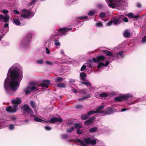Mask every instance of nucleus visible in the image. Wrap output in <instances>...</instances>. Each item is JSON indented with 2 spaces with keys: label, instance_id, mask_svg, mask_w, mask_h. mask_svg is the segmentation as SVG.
Segmentation results:
<instances>
[{
  "label": "nucleus",
  "instance_id": "f257e3e1",
  "mask_svg": "<svg viewBox=\"0 0 146 146\" xmlns=\"http://www.w3.org/2000/svg\"><path fill=\"white\" fill-rule=\"evenodd\" d=\"M23 72H21L20 77L21 78L20 80L19 78V73L17 70L14 69L10 72L9 76L11 78L10 79L7 77L5 80L4 87L6 91H7V87H8L13 91H15L19 86L20 82L22 78Z\"/></svg>",
  "mask_w": 146,
  "mask_h": 146
},
{
  "label": "nucleus",
  "instance_id": "f03ea898",
  "mask_svg": "<svg viewBox=\"0 0 146 146\" xmlns=\"http://www.w3.org/2000/svg\"><path fill=\"white\" fill-rule=\"evenodd\" d=\"M101 52H103V54H105L106 56L116 58H118L119 56H122L123 52V51H121L117 52L116 54H113L111 52L108 50H102Z\"/></svg>",
  "mask_w": 146,
  "mask_h": 146
},
{
  "label": "nucleus",
  "instance_id": "7ed1b4c3",
  "mask_svg": "<svg viewBox=\"0 0 146 146\" xmlns=\"http://www.w3.org/2000/svg\"><path fill=\"white\" fill-rule=\"evenodd\" d=\"M108 6L112 8L121 6V0H106Z\"/></svg>",
  "mask_w": 146,
  "mask_h": 146
},
{
  "label": "nucleus",
  "instance_id": "20e7f679",
  "mask_svg": "<svg viewBox=\"0 0 146 146\" xmlns=\"http://www.w3.org/2000/svg\"><path fill=\"white\" fill-rule=\"evenodd\" d=\"M133 96L130 94H126L115 97L114 100L116 102H121L123 100L127 101L129 98H132Z\"/></svg>",
  "mask_w": 146,
  "mask_h": 146
},
{
  "label": "nucleus",
  "instance_id": "39448f33",
  "mask_svg": "<svg viewBox=\"0 0 146 146\" xmlns=\"http://www.w3.org/2000/svg\"><path fill=\"white\" fill-rule=\"evenodd\" d=\"M32 36V35L31 33H29L26 35L23 39L21 45L25 47L28 45L31 41Z\"/></svg>",
  "mask_w": 146,
  "mask_h": 146
},
{
  "label": "nucleus",
  "instance_id": "423d86ee",
  "mask_svg": "<svg viewBox=\"0 0 146 146\" xmlns=\"http://www.w3.org/2000/svg\"><path fill=\"white\" fill-rule=\"evenodd\" d=\"M22 12L23 13L20 15V17L24 18H29L30 16H32L33 14L31 10L26 9H23Z\"/></svg>",
  "mask_w": 146,
  "mask_h": 146
},
{
  "label": "nucleus",
  "instance_id": "0eeeda50",
  "mask_svg": "<svg viewBox=\"0 0 146 146\" xmlns=\"http://www.w3.org/2000/svg\"><path fill=\"white\" fill-rule=\"evenodd\" d=\"M38 90V89L35 86H29L24 90L26 95L29 94L31 92H35Z\"/></svg>",
  "mask_w": 146,
  "mask_h": 146
},
{
  "label": "nucleus",
  "instance_id": "6e6552de",
  "mask_svg": "<svg viewBox=\"0 0 146 146\" xmlns=\"http://www.w3.org/2000/svg\"><path fill=\"white\" fill-rule=\"evenodd\" d=\"M21 109L23 110V112L24 114L26 113L29 114L33 113V110L27 104H25L22 106Z\"/></svg>",
  "mask_w": 146,
  "mask_h": 146
},
{
  "label": "nucleus",
  "instance_id": "1a4fd4ad",
  "mask_svg": "<svg viewBox=\"0 0 146 146\" xmlns=\"http://www.w3.org/2000/svg\"><path fill=\"white\" fill-rule=\"evenodd\" d=\"M63 119L61 118L60 116L58 115L56 116L53 117L49 121V122L50 123H54L57 122L62 123L63 122Z\"/></svg>",
  "mask_w": 146,
  "mask_h": 146
},
{
  "label": "nucleus",
  "instance_id": "9d476101",
  "mask_svg": "<svg viewBox=\"0 0 146 146\" xmlns=\"http://www.w3.org/2000/svg\"><path fill=\"white\" fill-rule=\"evenodd\" d=\"M106 59V57L103 55H99L97 56L96 58L94 57L92 59V60L95 63L103 62Z\"/></svg>",
  "mask_w": 146,
  "mask_h": 146
},
{
  "label": "nucleus",
  "instance_id": "9b49d317",
  "mask_svg": "<svg viewBox=\"0 0 146 146\" xmlns=\"http://www.w3.org/2000/svg\"><path fill=\"white\" fill-rule=\"evenodd\" d=\"M124 17L123 15L118 16L113 19V23L115 24H118L122 22Z\"/></svg>",
  "mask_w": 146,
  "mask_h": 146
},
{
  "label": "nucleus",
  "instance_id": "f8f14e48",
  "mask_svg": "<svg viewBox=\"0 0 146 146\" xmlns=\"http://www.w3.org/2000/svg\"><path fill=\"white\" fill-rule=\"evenodd\" d=\"M84 140L85 143L88 144H91L92 145H94L96 143V141L95 140H92L89 137L84 138Z\"/></svg>",
  "mask_w": 146,
  "mask_h": 146
},
{
  "label": "nucleus",
  "instance_id": "ddd939ff",
  "mask_svg": "<svg viewBox=\"0 0 146 146\" xmlns=\"http://www.w3.org/2000/svg\"><path fill=\"white\" fill-rule=\"evenodd\" d=\"M50 83V81L48 80H44L42 81L40 83V86L46 88H48V87Z\"/></svg>",
  "mask_w": 146,
  "mask_h": 146
},
{
  "label": "nucleus",
  "instance_id": "4468645a",
  "mask_svg": "<svg viewBox=\"0 0 146 146\" xmlns=\"http://www.w3.org/2000/svg\"><path fill=\"white\" fill-rule=\"evenodd\" d=\"M72 29V28H67L66 27H63L60 28L58 30V32L60 33L64 34L69 30H71Z\"/></svg>",
  "mask_w": 146,
  "mask_h": 146
},
{
  "label": "nucleus",
  "instance_id": "2eb2a0df",
  "mask_svg": "<svg viewBox=\"0 0 146 146\" xmlns=\"http://www.w3.org/2000/svg\"><path fill=\"white\" fill-rule=\"evenodd\" d=\"M5 110L7 112L10 113H13L17 111V110L15 109H13L11 106L7 107Z\"/></svg>",
  "mask_w": 146,
  "mask_h": 146
},
{
  "label": "nucleus",
  "instance_id": "dca6fc26",
  "mask_svg": "<svg viewBox=\"0 0 146 146\" xmlns=\"http://www.w3.org/2000/svg\"><path fill=\"white\" fill-rule=\"evenodd\" d=\"M2 19H4L5 22L7 23L9 19V16L7 15L4 16L0 14V21H1Z\"/></svg>",
  "mask_w": 146,
  "mask_h": 146
},
{
  "label": "nucleus",
  "instance_id": "f3484780",
  "mask_svg": "<svg viewBox=\"0 0 146 146\" xmlns=\"http://www.w3.org/2000/svg\"><path fill=\"white\" fill-rule=\"evenodd\" d=\"M21 103L20 99L17 98L16 99H13L11 101V103L13 104L19 105Z\"/></svg>",
  "mask_w": 146,
  "mask_h": 146
},
{
  "label": "nucleus",
  "instance_id": "a211bd4d",
  "mask_svg": "<svg viewBox=\"0 0 146 146\" xmlns=\"http://www.w3.org/2000/svg\"><path fill=\"white\" fill-rule=\"evenodd\" d=\"M114 111V110L111 107H108L106 111H104L105 115H109L111 114Z\"/></svg>",
  "mask_w": 146,
  "mask_h": 146
},
{
  "label": "nucleus",
  "instance_id": "6ab92c4d",
  "mask_svg": "<svg viewBox=\"0 0 146 146\" xmlns=\"http://www.w3.org/2000/svg\"><path fill=\"white\" fill-rule=\"evenodd\" d=\"M95 119L94 117H91L90 119L84 121V124L86 125H89L93 122V121Z\"/></svg>",
  "mask_w": 146,
  "mask_h": 146
},
{
  "label": "nucleus",
  "instance_id": "aec40b11",
  "mask_svg": "<svg viewBox=\"0 0 146 146\" xmlns=\"http://www.w3.org/2000/svg\"><path fill=\"white\" fill-rule=\"evenodd\" d=\"M123 35L125 37L129 38L130 37L131 33L128 30H126L124 31Z\"/></svg>",
  "mask_w": 146,
  "mask_h": 146
},
{
  "label": "nucleus",
  "instance_id": "412c9836",
  "mask_svg": "<svg viewBox=\"0 0 146 146\" xmlns=\"http://www.w3.org/2000/svg\"><path fill=\"white\" fill-rule=\"evenodd\" d=\"M77 143H79L80 146H87L82 140L79 139H76Z\"/></svg>",
  "mask_w": 146,
  "mask_h": 146
},
{
  "label": "nucleus",
  "instance_id": "4be33fe9",
  "mask_svg": "<svg viewBox=\"0 0 146 146\" xmlns=\"http://www.w3.org/2000/svg\"><path fill=\"white\" fill-rule=\"evenodd\" d=\"M80 76L81 77V79L83 81L85 80V77L86 76V74L84 72H82L80 73Z\"/></svg>",
  "mask_w": 146,
  "mask_h": 146
},
{
  "label": "nucleus",
  "instance_id": "5701e85b",
  "mask_svg": "<svg viewBox=\"0 0 146 146\" xmlns=\"http://www.w3.org/2000/svg\"><path fill=\"white\" fill-rule=\"evenodd\" d=\"M82 127V126H80L77 128L76 130V133L78 134H81L83 133V131L82 130L80 129V128Z\"/></svg>",
  "mask_w": 146,
  "mask_h": 146
},
{
  "label": "nucleus",
  "instance_id": "b1692460",
  "mask_svg": "<svg viewBox=\"0 0 146 146\" xmlns=\"http://www.w3.org/2000/svg\"><path fill=\"white\" fill-rule=\"evenodd\" d=\"M34 119L36 121V122H46L47 121H44L39 118L37 117L36 116V117L34 118Z\"/></svg>",
  "mask_w": 146,
  "mask_h": 146
},
{
  "label": "nucleus",
  "instance_id": "393cba45",
  "mask_svg": "<svg viewBox=\"0 0 146 146\" xmlns=\"http://www.w3.org/2000/svg\"><path fill=\"white\" fill-rule=\"evenodd\" d=\"M89 117L88 114H85L82 115L81 117V119L83 120H85L88 118Z\"/></svg>",
  "mask_w": 146,
  "mask_h": 146
},
{
  "label": "nucleus",
  "instance_id": "a878e982",
  "mask_svg": "<svg viewBox=\"0 0 146 146\" xmlns=\"http://www.w3.org/2000/svg\"><path fill=\"white\" fill-rule=\"evenodd\" d=\"M108 94L106 92H103L100 94L99 96L101 97H106L108 96Z\"/></svg>",
  "mask_w": 146,
  "mask_h": 146
},
{
  "label": "nucleus",
  "instance_id": "bb28decb",
  "mask_svg": "<svg viewBox=\"0 0 146 146\" xmlns=\"http://www.w3.org/2000/svg\"><path fill=\"white\" fill-rule=\"evenodd\" d=\"M97 129L98 128L97 127H94L92 128H90L89 129V131L91 133H94L96 132Z\"/></svg>",
  "mask_w": 146,
  "mask_h": 146
},
{
  "label": "nucleus",
  "instance_id": "cd10ccee",
  "mask_svg": "<svg viewBox=\"0 0 146 146\" xmlns=\"http://www.w3.org/2000/svg\"><path fill=\"white\" fill-rule=\"evenodd\" d=\"M75 108L76 109H81L83 108L84 106L80 104H77L75 106Z\"/></svg>",
  "mask_w": 146,
  "mask_h": 146
},
{
  "label": "nucleus",
  "instance_id": "c85d7f7f",
  "mask_svg": "<svg viewBox=\"0 0 146 146\" xmlns=\"http://www.w3.org/2000/svg\"><path fill=\"white\" fill-rule=\"evenodd\" d=\"M13 21L15 24L17 25H19L21 24V23L18 19H15L13 20Z\"/></svg>",
  "mask_w": 146,
  "mask_h": 146
},
{
  "label": "nucleus",
  "instance_id": "c756f323",
  "mask_svg": "<svg viewBox=\"0 0 146 146\" xmlns=\"http://www.w3.org/2000/svg\"><path fill=\"white\" fill-rule=\"evenodd\" d=\"M57 87L59 88H64L66 87V85L65 84L63 83H60L58 84H57Z\"/></svg>",
  "mask_w": 146,
  "mask_h": 146
},
{
  "label": "nucleus",
  "instance_id": "7c9ffc66",
  "mask_svg": "<svg viewBox=\"0 0 146 146\" xmlns=\"http://www.w3.org/2000/svg\"><path fill=\"white\" fill-rule=\"evenodd\" d=\"M91 97L90 94H88L87 96H85L84 97L78 99V100L79 101H81L86 99L90 98Z\"/></svg>",
  "mask_w": 146,
  "mask_h": 146
},
{
  "label": "nucleus",
  "instance_id": "2f4dec72",
  "mask_svg": "<svg viewBox=\"0 0 146 146\" xmlns=\"http://www.w3.org/2000/svg\"><path fill=\"white\" fill-rule=\"evenodd\" d=\"M104 108V107L102 106H101L99 107L98 109L96 111H97L98 112V113H104V111H101L100 110Z\"/></svg>",
  "mask_w": 146,
  "mask_h": 146
},
{
  "label": "nucleus",
  "instance_id": "473e14b6",
  "mask_svg": "<svg viewBox=\"0 0 146 146\" xmlns=\"http://www.w3.org/2000/svg\"><path fill=\"white\" fill-rule=\"evenodd\" d=\"M98 112L97 111H90L88 112L87 114L88 115H90L96 113H98Z\"/></svg>",
  "mask_w": 146,
  "mask_h": 146
},
{
  "label": "nucleus",
  "instance_id": "72a5a7b5",
  "mask_svg": "<svg viewBox=\"0 0 146 146\" xmlns=\"http://www.w3.org/2000/svg\"><path fill=\"white\" fill-rule=\"evenodd\" d=\"M64 80V78L61 77L57 78L56 79V82L57 83L62 81Z\"/></svg>",
  "mask_w": 146,
  "mask_h": 146
},
{
  "label": "nucleus",
  "instance_id": "f704fd0d",
  "mask_svg": "<svg viewBox=\"0 0 146 146\" xmlns=\"http://www.w3.org/2000/svg\"><path fill=\"white\" fill-rule=\"evenodd\" d=\"M9 119L13 121H15L16 120L17 118L15 115H12L10 116L9 117Z\"/></svg>",
  "mask_w": 146,
  "mask_h": 146
},
{
  "label": "nucleus",
  "instance_id": "c9c22d12",
  "mask_svg": "<svg viewBox=\"0 0 146 146\" xmlns=\"http://www.w3.org/2000/svg\"><path fill=\"white\" fill-rule=\"evenodd\" d=\"M75 129V127H72L69 129H66V131L67 133H70L73 132Z\"/></svg>",
  "mask_w": 146,
  "mask_h": 146
},
{
  "label": "nucleus",
  "instance_id": "e433bc0d",
  "mask_svg": "<svg viewBox=\"0 0 146 146\" xmlns=\"http://www.w3.org/2000/svg\"><path fill=\"white\" fill-rule=\"evenodd\" d=\"M99 16L102 18H104L106 17V14L105 13L102 12L100 13Z\"/></svg>",
  "mask_w": 146,
  "mask_h": 146
},
{
  "label": "nucleus",
  "instance_id": "4c0bfd02",
  "mask_svg": "<svg viewBox=\"0 0 146 146\" xmlns=\"http://www.w3.org/2000/svg\"><path fill=\"white\" fill-rule=\"evenodd\" d=\"M104 64L103 62H100L99 64L97 66V67L98 68H100L102 66H104Z\"/></svg>",
  "mask_w": 146,
  "mask_h": 146
},
{
  "label": "nucleus",
  "instance_id": "58836bf2",
  "mask_svg": "<svg viewBox=\"0 0 146 146\" xmlns=\"http://www.w3.org/2000/svg\"><path fill=\"white\" fill-rule=\"evenodd\" d=\"M73 125L75 127H75V128H78V127H80V126H82V125H80L79 123H74Z\"/></svg>",
  "mask_w": 146,
  "mask_h": 146
},
{
  "label": "nucleus",
  "instance_id": "ea45409f",
  "mask_svg": "<svg viewBox=\"0 0 146 146\" xmlns=\"http://www.w3.org/2000/svg\"><path fill=\"white\" fill-rule=\"evenodd\" d=\"M68 135L67 134H62L61 135L62 138L63 139H66L68 137Z\"/></svg>",
  "mask_w": 146,
  "mask_h": 146
},
{
  "label": "nucleus",
  "instance_id": "a19ab883",
  "mask_svg": "<svg viewBox=\"0 0 146 146\" xmlns=\"http://www.w3.org/2000/svg\"><path fill=\"white\" fill-rule=\"evenodd\" d=\"M43 59H40L36 60V62L38 64H42L43 63Z\"/></svg>",
  "mask_w": 146,
  "mask_h": 146
},
{
  "label": "nucleus",
  "instance_id": "79ce46f5",
  "mask_svg": "<svg viewBox=\"0 0 146 146\" xmlns=\"http://www.w3.org/2000/svg\"><path fill=\"white\" fill-rule=\"evenodd\" d=\"M15 128L14 125L13 124L10 125L9 126V130H12Z\"/></svg>",
  "mask_w": 146,
  "mask_h": 146
},
{
  "label": "nucleus",
  "instance_id": "37998d69",
  "mask_svg": "<svg viewBox=\"0 0 146 146\" xmlns=\"http://www.w3.org/2000/svg\"><path fill=\"white\" fill-rule=\"evenodd\" d=\"M79 93L81 94H85L86 93V91L85 89L81 90L79 91Z\"/></svg>",
  "mask_w": 146,
  "mask_h": 146
},
{
  "label": "nucleus",
  "instance_id": "c03bdc74",
  "mask_svg": "<svg viewBox=\"0 0 146 146\" xmlns=\"http://www.w3.org/2000/svg\"><path fill=\"white\" fill-rule=\"evenodd\" d=\"M97 7L100 9H102L104 7V6L102 4H98L97 5Z\"/></svg>",
  "mask_w": 146,
  "mask_h": 146
},
{
  "label": "nucleus",
  "instance_id": "a18cd8bd",
  "mask_svg": "<svg viewBox=\"0 0 146 146\" xmlns=\"http://www.w3.org/2000/svg\"><path fill=\"white\" fill-rule=\"evenodd\" d=\"M81 83L83 84H84L87 86H91V84L88 82H81Z\"/></svg>",
  "mask_w": 146,
  "mask_h": 146
},
{
  "label": "nucleus",
  "instance_id": "49530a36",
  "mask_svg": "<svg viewBox=\"0 0 146 146\" xmlns=\"http://www.w3.org/2000/svg\"><path fill=\"white\" fill-rule=\"evenodd\" d=\"M30 104L31 106L33 108H35V103L33 101H31L30 102Z\"/></svg>",
  "mask_w": 146,
  "mask_h": 146
},
{
  "label": "nucleus",
  "instance_id": "de8ad7c7",
  "mask_svg": "<svg viewBox=\"0 0 146 146\" xmlns=\"http://www.w3.org/2000/svg\"><path fill=\"white\" fill-rule=\"evenodd\" d=\"M73 123L72 122H67L66 124L67 125L69 126H73Z\"/></svg>",
  "mask_w": 146,
  "mask_h": 146
},
{
  "label": "nucleus",
  "instance_id": "09e8293b",
  "mask_svg": "<svg viewBox=\"0 0 146 146\" xmlns=\"http://www.w3.org/2000/svg\"><path fill=\"white\" fill-rule=\"evenodd\" d=\"M88 18V17L87 16H82L78 17L77 19H79L80 20H82L83 19H86Z\"/></svg>",
  "mask_w": 146,
  "mask_h": 146
},
{
  "label": "nucleus",
  "instance_id": "8fccbe9b",
  "mask_svg": "<svg viewBox=\"0 0 146 146\" xmlns=\"http://www.w3.org/2000/svg\"><path fill=\"white\" fill-rule=\"evenodd\" d=\"M95 14V12L93 11H90L88 13V15L89 16H92Z\"/></svg>",
  "mask_w": 146,
  "mask_h": 146
},
{
  "label": "nucleus",
  "instance_id": "3c124183",
  "mask_svg": "<svg viewBox=\"0 0 146 146\" xmlns=\"http://www.w3.org/2000/svg\"><path fill=\"white\" fill-rule=\"evenodd\" d=\"M96 25L99 27H101L103 26V24L101 22H99L97 23Z\"/></svg>",
  "mask_w": 146,
  "mask_h": 146
},
{
  "label": "nucleus",
  "instance_id": "603ef678",
  "mask_svg": "<svg viewBox=\"0 0 146 146\" xmlns=\"http://www.w3.org/2000/svg\"><path fill=\"white\" fill-rule=\"evenodd\" d=\"M86 66L85 65H82L80 69V70L82 71H84L86 69Z\"/></svg>",
  "mask_w": 146,
  "mask_h": 146
},
{
  "label": "nucleus",
  "instance_id": "864d4df0",
  "mask_svg": "<svg viewBox=\"0 0 146 146\" xmlns=\"http://www.w3.org/2000/svg\"><path fill=\"white\" fill-rule=\"evenodd\" d=\"M133 14L132 13H129L127 15V16L130 18H133Z\"/></svg>",
  "mask_w": 146,
  "mask_h": 146
},
{
  "label": "nucleus",
  "instance_id": "5fc2aeb1",
  "mask_svg": "<svg viewBox=\"0 0 146 146\" xmlns=\"http://www.w3.org/2000/svg\"><path fill=\"white\" fill-rule=\"evenodd\" d=\"M54 44L56 46H60V43L58 41V40H55Z\"/></svg>",
  "mask_w": 146,
  "mask_h": 146
},
{
  "label": "nucleus",
  "instance_id": "6e6d98bb",
  "mask_svg": "<svg viewBox=\"0 0 146 146\" xmlns=\"http://www.w3.org/2000/svg\"><path fill=\"white\" fill-rule=\"evenodd\" d=\"M45 63L46 64L50 65H52L53 64V63L52 62L48 60L46 61L45 62Z\"/></svg>",
  "mask_w": 146,
  "mask_h": 146
},
{
  "label": "nucleus",
  "instance_id": "4d7b16f0",
  "mask_svg": "<svg viewBox=\"0 0 146 146\" xmlns=\"http://www.w3.org/2000/svg\"><path fill=\"white\" fill-rule=\"evenodd\" d=\"M142 41L143 42H146V36H145L142 39Z\"/></svg>",
  "mask_w": 146,
  "mask_h": 146
},
{
  "label": "nucleus",
  "instance_id": "13d9d810",
  "mask_svg": "<svg viewBox=\"0 0 146 146\" xmlns=\"http://www.w3.org/2000/svg\"><path fill=\"white\" fill-rule=\"evenodd\" d=\"M109 64V62L108 61H106V62L105 64H104V66H107Z\"/></svg>",
  "mask_w": 146,
  "mask_h": 146
},
{
  "label": "nucleus",
  "instance_id": "bf43d9fd",
  "mask_svg": "<svg viewBox=\"0 0 146 146\" xmlns=\"http://www.w3.org/2000/svg\"><path fill=\"white\" fill-rule=\"evenodd\" d=\"M123 19V21L124 22H127L128 21V19L126 17H124Z\"/></svg>",
  "mask_w": 146,
  "mask_h": 146
},
{
  "label": "nucleus",
  "instance_id": "052dcab7",
  "mask_svg": "<svg viewBox=\"0 0 146 146\" xmlns=\"http://www.w3.org/2000/svg\"><path fill=\"white\" fill-rule=\"evenodd\" d=\"M113 23V21H110L107 23V26H109L111 25L112 23Z\"/></svg>",
  "mask_w": 146,
  "mask_h": 146
},
{
  "label": "nucleus",
  "instance_id": "680f3d73",
  "mask_svg": "<svg viewBox=\"0 0 146 146\" xmlns=\"http://www.w3.org/2000/svg\"><path fill=\"white\" fill-rule=\"evenodd\" d=\"M13 11L14 13L15 14H17V15H19V12L17 10H14Z\"/></svg>",
  "mask_w": 146,
  "mask_h": 146
},
{
  "label": "nucleus",
  "instance_id": "e2e57ef3",
  "mask_svg": "<svg viewBox=\"0 0 146 146\" xmlns=\"http://www.w3.org/2000/svg\"><path fill=\"white\" fill-rule=\"evenodd\" d=\"M2 12L4 14H7L8 12V11L6 10L3 9L2 11Z\"/></svg>",
  "mask_w": 146,
  "mask_h": 146
},
{
  "label": "nucleus",
  "instance_id": "0e129e2a",
  "mask_svg": "<svg viewBox=\"0 0 146 146\" xmlns=\"http://www.w3.org/2000/svg\"><path fill=\"white\" fill-rule=\"evenodd\" d=\"M46 54H49L50 53V51L47 47L46 48Z\"/></svg>",
  "mask_w": 146,
  "mask_h": 146
},
{
  "label": "nucleus",
  "instance_id": "69168bd1",
  "mask_svg": "<svg viewBox=\"0 0 146 146\" xmlns=\"http://www.w3.org/2000/svg\"><path fill=\"white\" fill-rule=\"evenodd\" d=\"M75 82V80L72 79H70L69 81V82L70 83H72L73 82Z\"/></svg>",
  "mask_w": 146,
  "mask_h": 146
},
{
  "label": "nucleus",
  "instance_id": "338daca9",
  "mask_svg": "<svg viewBox=\"0 0 146 146\" xmlns=\"http://www.w3.org/2000/svg\"><path fill=\"white\" fill-rule=\"evenodd\" d=\"M137 7L138 8H140L141 7V3H137Z\"/></svg>",
  "mask_w": 146,
  "mask_h": 146
},
{
  "label": "nucleus",
  "instance_id": "774afa93",
  "mask_svg": "<svg viewBox=\"0 0 146 146\" xmlns=\"http://www.w3.org/2000/svg\"><path fill=\"white\" fill-rule=\"evenodd\" d=\"M45 129L48 130H51V128L50 127H49L48 126H46L45 127Z\"/></svg>",
  "mask_w": 146,
  "mask_h": 146
}]
</instances>
